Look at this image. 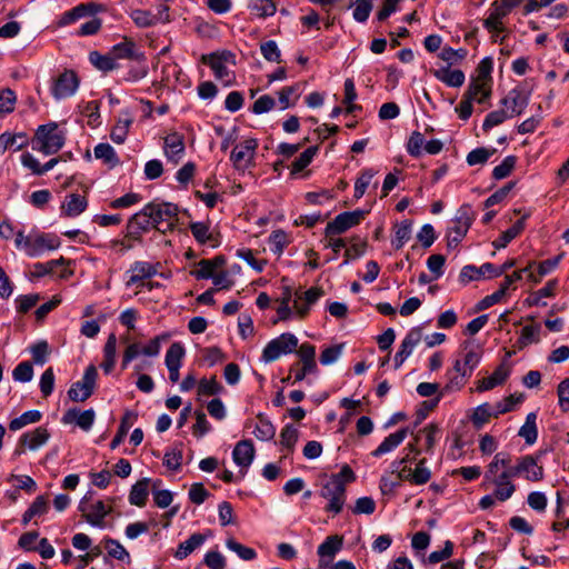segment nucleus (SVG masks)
<instances>
[{
	"label": "nucleus",
	"mask_w": 569,
	"mask_h": 569,
	"mask_svg": "<svg viewBox=\"0 0 569 569\" xmlns=\"http://www.w3.org/2000/svg\"><path fill=\"white\" fill-rule=\"evenodd\" d=\"M471 377V373L463 367L460 359L455 360L452 368L446 372L447 382L443 392L460 390Z\"/></svg>",
	"instance_id": "16"
},
{
	"label": "nucleus",
	"mask_w": 569,
	"mask_h": 569,
	"mask_svg": "<svg viewBox=\"0 0 569 569\" xmlns=\"http://www.w3.org/2000/svg\"><path fill=\"white\" fill-rule=\"evenodd\" d=\"M130 278L127 286L136 284L144 279H149L158 273L157 264L147 261H136L130 267Z\"/></svg>",
	"instance_id": "27"
},
{
	"label": "nucleus",
	"mask_w": 569,
	"mask_h": 569,
	"mask_svg": "<svg viewBox=\"0 0 569 569\" xmlns=\"http://www.w3.org/2000/svg\"><path fill=\"white\" fill-rule=\"evenodd\" d=\"M41 419V412L38 410H29L23 412L20 417L10 421L9 428L12 431L22 429L24 426L36 423Z\"/></svg>",
	"instance_id": "52"
},
{
	"label": "nucleus",
	"mask_w": 569,
	"mask_h": 569,
	"mask_svg": "<svg viewBox=\"0 0 569 569\" xmlns=\"http://www.w3.org/2000/svg\"><path fill=\"white\" fill-rule=\"evenodd\" d=\"M540 325L525 326L521 330V335L518 339L519 348H525L531 343L539 342L540 340Z\"/></svg>",
	"instance_id": "51"
},
{
	"label": "nucleus",
	"mask_w": 569,
	"mask_h": 569,
	"mask_svg": "<svg viewBox=\"0 0 569 569\" xmlns=\"http://www.w3.org/2000/svg\"><path fill=\"white\" fill-rule=\"evenodd\" d=\"M88 207L86 197L78 193H70L66 196L61 204L60 213L63 217L76 218L80 216Z\"/></svg>",
	"instance_id": "22"
},
{
	"label": "nucleus",
	"mask_w": 569,
	"mask_h": 569,
	"mask_svg": "<svg viewBox=\"0 0 569 569\" xmlns=\"http://www.w3.org/2000/svg\"><path fill=\"white\" fill-rule=\"evenodd\" d=\"M509 375L510 367L506 362H502L495 369L492 375L478 381L477 390L479 392L491 390L502 385L508 379Z\"/></svg>",
	"instance_id": "24"
},
{
	"label": "nucleus",
	"mask_w": 569,
	"mask_h": 569,
	"mask_svg": "<svg viewBox=\"0 0 569 569\" xmlns=\"http://www.w3.org/2000/svg\"><path fill=\"white\" fill-rule=\"evenodd\" d=\"M206 541V536L202 533H193L186 541L181 542L176 552L174 557L179 560L187 558L196 549L201 547Z\"/></svg>",
	"instance_id": "35"
},
{
	"label": "nucleus",
	"mask_w": 569,
	"mask_h": 569,
	"mask_svg": "<svg viewBox=\"0 0 569 569\" xmlns=\"http://www.w3.org/2000/svg\"><path fill=\"white\" fill-rule=\"evenodd\" d=\"M521 401V397H515L513 395L505 398L501 401H498L495 405H491V409L493 412V418H498L500 415L512 411L517 403Z\"/></svg>",
	"instance_id": "59"
},
{
	"label": "nucleus",
	"mask_w": 569,
	"mask_h": 569,
	"mask_svg": "<svg viewBox=\"0 0 569 569\" xmlns=\"http://www.w3.org/2000/svg\"><path fill=\"white\" fill-rule=\"evenodd\" d=\"M353 9L352 17L357 22L363 23L368 20L372 8V0L359 1L357 3L349 2L347 9Z\"/></svg>",
	"instance_id": "50"
},
{
	"label": "nucleus",
	"mask_w": 569,
	"mask_h": 569,
	"mask_svg": "<svg viewBox=\"0 0 569 569\" xmlns=\"http://www.w3.org/2000/svg\"><path fill=\"white\" fill-rule=\"evenodd\" d=\"M425 138L423 134L419 131H415L411 133L408 142H407V151L412 157H420L422 153V149H425Z\"/></svg>",
	"instance_id": "63"
},
{
	"label": "nucleus",
	"mask_w": 569,
	"mask_h": 569,
	"mask_svg": "<svg viewBox=\"0 0 569 569\" xmlns=\"http://www.w3.org/2000/svg\"><path fill=\"white\" fill-rule=\"evenodd\" d=\"M274 108H278L277 100L269 94H263L254 101L251 111L256 114H262Z\"/></svg>",
	"instance_id": "62"
},
{
	"label": "nucleus",
	"mask_w": 569,
	"mask_h": 569,
	"mask_svg": "<svg viewBox=\"0 0 569 569\" xmlns=\"http://www.w3.org/2000/svg\"><path fill=\"white\" fill-rule=\"evenodd\" d=\"M298 347L295 335L286 332L267 343L262 351L261 360L266 363L273 362L282 355L291 353Z\"/></svg>",
	"instance_id": "7"
},
{
	"label": "nucleus",
	"mask_w": 569,
	"mask_h": 569,
	"mask_svg": "<svg viewBox=\"0 0 569 569\" xmlns=\"http://www.w3.org/2000/svg\"><path fill=\"white\" fill-rule=\"evenodd\" d=\"M412 233V221L402 220L395 226V238L392 239V246L396 249L402 248L411 238Z\"/></svg>",
	"instance_id": "37"
},
{
	"label": "nucleus",
	"mask_w": 569,
	"mask_h": 569,
	"mask_svg": "<svg viewBox=\"0 0 569 569\" xmlns=\"http://www.w3.org/2000/svg\"><path fill=\"white\" fill-rule=\"evenodd\" d=\"M289 244L288 234L283 230H274L269 237V246L272 252L281 254Z\"/></svg>",
	"instance_id": "60"
},
{
	"label": "nucleus",
	"mask_w": 569,
	"mask_h": 569,
	"mask_svg": "<svg viewBox=\"0 0 569 569\" xmlns=\"http://www.w3.org/2000/svg\"><path fill=\"white\" fill-rule=\"evenodd\" d=\"M254 458V447L251 440L239 441L232 451L234 463L240 467L242 475L250 467Z\"/></svg>",
	"instance_id": "21"
},
{
	"label": "nucleus",
	"mask_w": 569,
	"mask_h": 569,
	"mask_svg": "<svg viewBox=\"0 0 569 569\" xmlns=\"http://www.w3.org/2000/svg\"><path fill=\"white\" fill-rule=\"evenodd\" d=\"M66 262L67 260L63 257H60L59 259L56 260H50L44 263L37 262L33 264L32 276L40 278L47 274H51L54 272L56 268L66 264Z\"/></svg>",
	"instance_id": "53"
},
{
	"label": "nucleus",
	"mask_w": 569,
	"mask_h": 569,
	"mask_svg": "<svg viewBox=\"0 0 569 569\" xmlns=\"http://www.w3.org/2000/svg\"><path fill=\"white\" fill-rule=\"evenodd\" d=\"M476 213L472 207L468 203L462 204L456 212L451 221V227L447 231V240L449 248H456L467 234L471 227Z\"/></svg>",
	"instance_id": "4"
},
{
	"label": "nucleus",
	"mask_w": 569,
	"mask_h": 569,
	"mask_svg": "<svg viewBox=\"0 0 569 569\" xmlns=\"http://www.w3.org/2000/svg\"><path fill=\"white\" fill-rule=\"evenodd\" d=\"M89 61L100 71H111L120 68L118 62H113L109 52L107 54H100L98 51H91L89 53Z\"/></svg>",
	"instance_id": "45"
},
{
	"label": "nucleus",
	"mask_w": 569,
	"mask_h": 569,
	"mask_svg": "<svg viewBox=\"0 0 569 569\" xmlns=\"http://www.w3.org/2000/svg\"><path fill=\"white\" fill-rule=\"evenodd\" d=\"M66 142V131L56 122L39 126L31 141L32 149L44 156L57 153Z\"/></svg>",
	"instance_id": "3"
},
{
	"label": "nucleus",
	"mask_w": 569,
	"mask_h": 569,
	"mask_svg": "<svg viewBox=\"0 0 569 569\" xmlns=\"http://www.w3.org/2000/svg\"><path fill=\"white\" fill-rule=\"evenodd\" d=\"M400 483L408 481L416 486L426 485L431 479V470L427 467V460L420 459L412 469L403 465V469L396 475Z\"/></svg>",
	"instance_id": "14"
},
{
	"label": "nucleus",
	"mask_w": 569,
	"mask_h": 569,
	"mask_svg": "<svg viewBox=\"0 0 569 569\" xmlns=\"http://www.w3.org/2000/svg\"><path fill=\"white\" fill-rule=\"evenodd\" d=\"M98 371L94 366H89L83 373L81 380L71 385L68 390V396L72 401L83 402L86 401L92 393L96 388Z\"/></svg>",
	"instance_id": "10"
},
{
	"label": "nucleus",
	"mask_w": 569,
	"mask_h": 569,
	"mask_svg": "<svg viewBox=\"0 0 569 569\" xmlns=\"http://www.w3.org/2000/svg\"><path fill=\"white\" fill-rule=\"evenodd\" d=\"M153 228L166 231L172 229L178 221V207L171 202H150L147 204Z\"/></svg>",
	"instance_id": "6"
},
{
	"label": "nucleus",
	"mask_w": 569,
	"mask_h": 569,
	"mask_svg": "<svg viewBox=\"0 0 569 569\" xmlns=\"http://www.w3.org/2000/svg\"><path fill=\"white\" fill-rule=\"evenodd\" d=\"M528 216H522L512 227L501 233V236L493 241V246L497 249L506 248L510 241H512L521 231L525 229V220Z\"/></svg>",
	"instance_id": "38"
},
{
	"label": "nucleus",
	"mask_w": 569,
	"mask_h": 569,
	"mask_svg": "<svg viewBox=\"0 0 569 569\" xmlns=\"http://www.w3.org/2000/svg\"><path fill=\"white\" fill-rule=\"evenodd\" d=\"M422 331L420 328H412L401 341L398 352L395 355V366L399 368L420 343Z\"/></svg>",
	"instance_id": "19"
},
{
	"label": "nucleus",
	"mask_w": 569,
	"mask_h": 569,
	"mask_svg": "<svg viewBox=\"0 0 569 569\" xmlns=\"http://www.w3.org/2000/svg\"><path fill=\"white\" fill-rule=\"evenodd\" d=\"M202 61L212 71H226L236 64V56L230 51H220L203 56Z\"/></svg>",
	"instance_id": "23"
},
{
	"label": "nucleus",
	"mask_w": 569,
	"mask_h": 569,
	"mask_svg": "<svg viewBox=\"0 0 569 569\" xmlns=\"http://www.w3.org/2000/svg\"><path fill=\"white\" fill-rule=\"evenodd\" d=\"M366 216V211L363 210H355V211H346L336 216V218L330 221L325 230L326 237H331L336 234H341L349 229L358 226Z\"/></svg>",
	"instance_id": "12"
},
{
	"label": "nucleus",
	"mask_w": 569,
	"mask_h": 569,
	"mask_svg": "<svg viewBox=\"0 0 569 569\" xmlns=\"http://www.w3.org/2000/svg\"><path fill=\"white\" fill-rule=\"evenodd\" d=\"M355 480L353 470L348 465H343L338 473H332L321 485L319 495L327 501L323 508L326 512L336 516L343 510L347 500V485Z\"/></svg>",
	"instance_id": "2"
},
{
	"label": "nucleus",
	"mask_w": 569,
	"mask_h": 569,
	"mask_svg": "<svg viewBox=\"0 0 569 569\" xmlns=\"http://www.w3.org/2000/svg\"><path fill=\"white\" fill-rule=\"evenodd\" d=\"M226 546L229 550L237 553V556L239 558H241L242 560L249 561V560H253L257 557V552L254 549H252L250 547H246L232 538H230L226 541Z\"/></svg>",
	"instance_id": "56"
},
{
	"label": "nucleus",
	"mask_w": 569,
	"mask_h": 569,
	"mask_svg": "<svg viewBox=\"0 0 569 569\" xmlns=\"http://www.w3.org/2000/svg\"><path fill=\"white\" fill-rule=\"evenodd\" d=\"M516 162H517V158L515 156L506 157L500 164H498L493 168L492 177L496 180H501V179L508 177L511 173V171L513 170Z\"/></svg>",
	"instance_id": "61"
},
{
	"label": "nucleus",
	"mask_w": 569,
	"mask_h": 569,
	"mask_svg": "<svg viewBox=\"0 0 569 569\" xmlns=\"http://www.w3.org/2000/svg\"><path fill=\"white\" fill-rule=\"evenodd\" d=\"M184 355V347L180 342H173L166 352L164 363L169 371V379L173 383L179 381V370L182 366Z\"/></svg>",
	"instance_id": "15"
},
{
	"label": "nucleus",
	"mask_w": 569,
	"mask_h": 569,
	"mask_svg": "<svg viewBox=\"0 0 569 569\" xmlns=\"http://www.w3.org/2000/svg\"><path fill=\"white\" fill-rule=\"evenodd\" d=\"M537 415L535 412H530L526 417L525 423L521 426L519 430V436L525 439L526 443L533 445L538 438L537 430Z\"/></svg>",
	"instance_id": "41"
},
{
	"label": "nucleus",
	"mask_w": 569,
	"mask_h": 569,
	"mask_svg": "<svg viewBox=\"0 0 569 569\" xmlns=\"http://www.w3.org/2000/svg\"><path fill=\"white\" fill-rule=\"evenodd\" d=\"M249 9L257 18L264 19L276 13L277 6L273 0H251Z\"/></svg>",
	"instance_id": "44"
},
{
	"label": "nucleus",
	"mask_w": 569,
	"mask_h": 569,
	"mask_svg": "<svg viewBox=\"0 0 569 569\" xmlns=\"http://www.w3.org/2000/svg\"><path fill=\"white\" fill-rule=\"evenodd\" d=\"M134 43L131 40L124 39L123 41L114 44L109 53L112 57L113 62H118L120 59H132L134 57Z\"/></svg>",
	"instance_id": "46"
},
{
	"label": "nucleus",
	"mask_w": 569,
	"mask_h": 569,
	"mask_svg": "<svg viewBox=\"0 0 569 569\" xmlns=\"http://www.w3.org/2000/svg\"><path fill=\"white\" fill-rule=\"evenodd\" d=\"M515 477H523L528 481L538 482L543 479V467L539 463V456L526 455L512 466Z\"/></svg>",
	"instance_id": "13"
},
{
	"label": "nucleus",
	"mask_w": 569,
	"mask_h": 569,
	"mask_svg": "<svg viewBox=\"0 0 569 569\" xmlns=\"http://www.w3.org/2000/svg\"><path fill=\"white\" fill-rule=\"evenodd\" d=\"M509 13L510 11L507 10L501 0H495L490 3L488 17L483 20L482 24L496 42H501L503 40V37H501V33L506 30L503 19Z\"/></svg>",
	"instance_id": "8"
},
{
	"label": "nucleus",
	"mask_w": 569,
	"mask_h": 569,
	"mask_svg": "<svg viewBox=\"0 0 569 569\" xmlns=\"http://www.w3.org/2000/svg\"><path fill=\"white\" fill-rule=\"evenodd\" d=\"M528 101V94L525 91L515 88L508 92V94L501 100V103L507 113L513 118L522 113Z\"/></svg>",
	"instance_id": "20"
},
{
	"label": "nucleus",
	"mask_w": 569,
	"mask_h": 569,
	"mask_svg": "<svg viewBox=\"0 0 569 569\" xmlns=\"http://www.w3.org/2000/svg\"><path fill=\"white\" fill-rule=\"evenodd\" d=\"M49 432L43 427H38L30 432H24L19 440V443L29 450H38L49 440Z\"/></svg>",
	"instance_id": "28"
},
{
	"label": "nucleus",
	"mask_w": 569,
	"mask_h": 569,
	"mask_svg": "<svg viewBox=\"0 0 569 569\" xmlns=\"http://www.w3.org/2000/svg\"><path fill=\"white\" fill-rule=\"evenodd\" d=\"M341 547L342 538L338 536H330L318 547V555L321 558L327 557L331 559L341 549Z\"/></svg>",
	"instance_id": "48"
},
{
	"label": "nucleus",
	"mask_w": 569,
	"mask_h": 569,
	"mask_svg": "<svg viewBox=\"0 0 569 569\" xmlns=\"http://www.w3.org/2000/svg\"><path fill=\"white\" fill-rule=\"evenodd\" d=\"M253 435L259 440L268 441L274 437L276 428L269 420L259 418V421L253 430Z\"/></svg>",
	"instance_id": "58"
},
{
	"label": "nucleus",
	"mask_w": 569,
	"mask_h": 569,
	"mask_svg": "<svg viewBox=\"0 0 569 569\" xmlns=\"http://www.w3.org/2000/svg\"><path fill=\"white\" fill-rule=\"evenodd\" d=\"M164 153L169 161L177 163L184 153L183 137L177 132L164 138Z\"/></svg>",
	"instance_id": "26"
},
{
	"label": "nucleus",
	"mask_w": 569,
	"mask_h": 569,
	"mask_svg": "<svg viewBox=\"0 0 569 569\" xmlns=\"http://www.w3.org/2000/svg\"><path fill=\"white\" fill-rule=\"evenodd\" d=\"M301 84H293L282 88L277 92L278 99L277 104L279 110H286L289 107L293 106L302 93Z\"/></svg>",
	"instance_id": "29"
},
{
	"label": "nucleus",
	"mask_w": 569,
	"mask_h": 569,
	"mask_svg": "<svg viewBox=\"0 0 569 569\" xmlns=\"http://www.w3.org/2000/svg\"><path fill=\"white\" fill-rule=\"evenodd\" d=\"M558 282L557 280H549L546 286L538 291L530 295L525 302L528 306H546L547 303L541 301L542 298L553 297L555 291L557 289Z\"/></svg>",
	"instance_id": "43"
},
{
	"label": "nucleus",
	"mask_w": 569,
	"mask_h": 569,
	"mask_svg": "<svg viewBox=\"0 0 569 569\" xmlns=\"http://www.w3.org/2000/svg\"><path fill=\"white\" fill-rule=\"evenodd\" d=\"M79 511L86 521L92 527L106 528V517L112 511V506L102 500H93L90 493H87L78 506Z\"/></svg>",
	"instance_id": "5"
},
{
	"label": "nucleus",
	"mask_w": 569,
	"mask_h": 569,
	"mask_svg": "<svg viewBox=\"0 0 569 569\" xmlns=\"http://www.w3.org/2000/svg\"><path fill=\"white\" fill-rule=\"evenodd\" d=\"M439 436L440 428L435 423H430L418 431V433L415 436V440L416 442L423 440L426 452L431 455L433 452V447L439 439Z\"/></svg>",
	"instance_id": "32"
},
{
	"label": "nucleus",
	"mask_w": 569,
	"mask_h": 569,
	"mask_svg": "<svg viewBox=\"0 0 569 569\" xmlns=\"http://www.w3.org/2000/svg\"><path fill=\"white\" fill-rule=\"evenodd\" d=\"M151 227H153V220L151 219V216H149L147 206H144L139 212L134 213L128 222V230L130 234L147 231Z\"/></svg>",
	"instance_id": "30"
},
{
	"label": "nucleus",
	"mask_w": 569,
	"mask_h": 569,
	"mask_svg": "<svg viewBox=\"0 0 569 569\" xmlns=\"http://www.w3.org/2000/svg\"><path fill=\"white\" fill-rule=\"evenodd\" d=\"M80 84L77 73H53L50 79V93L56 100L72 97Z\"/></svg>",
	"instance_id": "9"
},
{
	"label": "nucleus",
	"mask_w": 569,
	"mask_h": 569,
	"mask_svg": "<svg viewBox=\"0 0 569 569\" xmlns=\"http://www.w3.org/2000/svg\"><path fill=\"white\" fill-rule=\"evenodd\" d=\"M491 418H493V412L488 402L476 407L470 416V420L477 429L482 428Z\"/></svg>",
	"instance_id": "47"
},
{
	"label": "nucleus",
	"mask_w": 569,
	"mask_h": 569,
	"mask_svg": "<svg viewBox=\"0 0 569 569\" xmlns=\"http://www.w3.org/2000/svg\"><path fill=\"white\" fill-rule=\"evenodd\" d=\"M492 79L490 73H477L468 90V98L482 103L491 93Z\"/></svg>",
	"instance_id": "17"
},
{
	"label": "nucleus",
	"mask_w": 569,
	"mask_h": 569,
	"mask_svg": "<svg viewBox=\"0 0 569 569\" xmlns=\"http://www.w3.org/2000/svg\"><path fill=\"white\" fill-rule=\"evenodd\" d=\"M222 263L220 258H214L213 260H201L198 263V268L193 270L191 273L197 279H209L214 276L216 268Z\"/></svg>",
	"instance_id": "49"
},
{
	"label": "nucleus",
	"mask_w": 569,
	"mask_h": 569,
	"mask_svg": "<svg viewBox=\"0 0 569 569\" xmlns=\"http://www.w3.org/2000/svg\"><path fill=\"white\" fill-rule=\"evenodd\" d=\"M496 152L493 148H477L471 150L466 158V161L469 166H477L486 163L489 158Z\"/></svg>",
	"instance_id": "55"
},
{
	"label": "nucleus",
	"mask_w": 569,
	"mask_h": 569,
	"mask_svg": "<svg viewBox=\"0 0 569 569\" xmlns=\"http://www.w3.org/2000/svg\"><path fill=\"white\" fill-rule=\"evenodd\" d=\"M94 157L99 160H102L110 169L117 167L120 163V160L113 149L109 143H99L94 147Z\"/></svg>",
	"instance_id": "39"
},
{
	"label": "nucleus",
	"mask_w": 569,
	"mask_h": 569,
	"mask_svg": "<svg viewBox=\"0 0 569 569\" xmlns=\"http://www.w3.org/2000/svg\"><path fill=\"white\" fill-rule=\"evenodd\" d=\"M482 357L480 347L475 345H466L462 350V365L467 370L472 373L475 368L479 365Z\"/></svg>",
	"instance_id": "40"
},
{
	"label": "nucleus",
	"mask_w": 569,
	"mask_h": 569,
	"mask_svg": "<svg viewBox=\"0 0 569 569\" xmlns=\"http://www.w3.org/2000/svg\"><path fill=\"white\" fill-rule=\"evenodd\" d=\"M150 479L143 478L136 482L129 493V502L137 507H143L149 496Z\"/></svg>",
	"instance_id": "34"
},
{
	"label": "nucleus",
	"mask_w": 569,
	"mask_h": 569,
	"mask_svg": "<svg viewBox=\"0 0 569 569\" xmlns=\"http://www.w3.org/2000/svg\"><path fill=\"white\" fill-rule=\"evenodd\" d=\"M28 137L24 133L11 134L4 132L0 136V154L4 153L8 149L21 150L28 144Z\"/></svg>",
	"instance_id": "36"
},
{
	"label": "nucleus",
	"mask_w": 569,
	"mask_h": 569,
	"mask_svg": "<svg viewBox=\"0 0 569 569\" xmlns=\"http://www.w3.org/2000/svg\"><path fill=\"white\" fill-rule=\"evenodd\" d=\"M343 90H345L343 103L347 106L346 112L352 113L356 110L360 109L361 108L360 106L353 103V101L357 99V92H356V88H355V83H353L352 79H347L345 81Z\"/></svg>",
	"instance_id": "57"
},
{
	"label": "nucleus",
	"mask_w": 569,
	"mask_h": 569,
	"mask_svg": "<svg viewBox=\"0 0 569 569\" xmlns=\"http://www.w3.org/2000/svg\"><path fill=\"white\" fill-rule=\"evenodd\" d=\"M318 152V147H309L306 149L293 162L291 166V173L296 174L307 168L312 161L313 157Z\"/></svg>",
	"instance_id": "54"
},
{
	"label": "nucleus",
	"mask_w": 569,
	"mask_h": 569,
	"mask_svg": "<svg viewBox=\"0 0 569 569\" xmlns=\"http://www.w3.org/2000/svg\"><path fill=\"white\" fill-rule=\"evenodd\" d=\"M258 148L257 139L250 138L238 143L230 154V160L237 170L244 171L253 166L256 150Z\"/></svg>",
	"instance_id": "11"
},
{
	"label": "nucleus",
	"mask_w": 569,
	"mask_h": 569,
	"mask_svg": "<svg viewBox=\"0 0 569 569\" xmlns=\"http://www.w3.org/2000/svg\"><path fill=\"white\" fill-rule=\"evenodd\" d=\"M117 342L118 339L116 335L110 333L103 347V361L101 363V368L107 375L113 370L116 365Z\"/></svg>",
	"instance_id": "33"
},
{
	"label": "nucleus",
	"mask_w": 569,
	"mask_h": 569,
	"mask_svg": "<svg viewBox=\"0 0 569 569\" xmlns=\"http://www.w3.org/2000/svg\"><path fill=\"white\" fill-rule=\"evenodd\" d=\"M409 433L408 428H401L393 433H390L383 441L371 452V456L378 458L386 453L393 451L398 448Z\"/></svg>",
	"instance_id": "25"
},
{
	"label": "nucleus",
	"mask_w": 569,
	"mask_h": 569,
	"mask_svg": "<svg viewBox=\"0 0 569 569\" xmlns=\"http://www.w3.org/2000/svg\"><path fill=\"white\" fill-rule=\"evenodd\" d=\"M60 241L58 237L51 234H37L32 236L31 241L28 242V256L36 258L43 254L46 251L58 249Z\"/></svg>",
	"instance_id": "18"
},
{
	"label": "nucleus",
	"mask_w": 569,
	"mask_h": 569,
	"mask_svg": "<svg viewBox=\"0 0 569 569\" xmlns=\"http://www.w3.org/2000/svg\"><path fill=\"white\" fill-rule=\"evenodd\" d=\"M96 413L93 409H88L82 412H79L77 410H69L63 417V421L66 423H70L73 420L76 421L77 426H79L82 430H90L93 422H94Z\"/></svg>",
	"instance_id": "31"
},
{
	"label": "nucleus",
	"mask_w": 569,
	"mask_h": 569,
	"mask_svg": "<svg viewBox=\"0 0 569 569\" xmlns=\"http://www.w3.org/2000/svg\"><path fill=\"white\" fill-rule=\"evenodd\" d=\"M512 472L511 458L505 452L496 453L492 461L487 466L483 485L495 487L493 491L500 502L509 500L516 492V485L512 482L515 473Z\"/></svg>",
	"instance_id": "1"
},
{
	"label": "nucleus",
	"mask_w": 569,
	"mask_h": 569,
	"mask_svg": "<svg viewBox=\"0 0 569 569\" xmlns=\"http://www.w3.org/2000/svg\"><path fill=\"white\" fill-rule=\"evenodd\" d=\"M343 348V343L326 348L320 355V363L322 366H330L335 363L341 357Z\"/></svg>",
	"instance_id": "64"
},
{
	"label": "nucleus",
	"mask_w": 569,
	"mask_h": 569,
	"mask_svg": "<svg viewBox=\"0 0 569 569\" xmlns=\"http://www.w3.org/2000/svg\"><path fill=\"white\" fill-rule=\"evenodd\" d=\"M136 420H137V413H134L132 411L124 412V415L121 419L118 432L110 443L111 449H116L123 441L124 437L127 436L128 431L130 430L132 425L136 422Z\"/></svg>",
	"instance_id": "42"
}]
</instances>
